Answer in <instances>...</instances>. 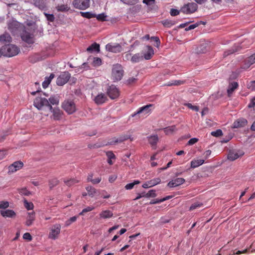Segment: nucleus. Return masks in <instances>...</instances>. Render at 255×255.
<instances>
[{"label":"nucleus","instance_id":"f257e3e1","mask_svg":"<svg viewBox=\"0 0 255 255\" xmlns=\"http://www.w3.org/2000/svg\"><path fill=\"white\" fill-rule=\"evenodd\" d=\"M20 52V49L14 44H5L0 48V53L6 57H12L17 55Z\"/></svg>","mask_w":255,"mask_h":255},{"label":"nucleus","instance_id":"09e8293b","mask_svg":"<svg viewBox=\"0 0 255 255\" xmlns=\"http://www.w3.org/2000/svg\"><path fill=\"white\" fill-rule=\"evenodd\" d=\"M122 2L128 5H133L136 3L138 0H120Z\"/></svg>","mask_w":255,"mask_h":255},{"label":"nucleus","instance_id":"393cba45","mask_svg":"<svg viewBox=\"0 0 255 255\" xmlns=\"http://www.w3.org/2000/svg\"><path fill=\"white\" fill-rule=\"evenodd\" d=\"M87 51L90 53L93 52H99L100 45L97 43H94L87 48Z\"/></svg>","mask_w":255,"mask_h":255},{"label":"nucleus","instance_id":"7c9ffc66","mask_svg":"<svg viewBox=\"0 0 255 255\" xmlns=\"http://www.w3.org/2000/svg\"><path fill=\"white\" fill-rule=\"evenodd\" d=\"M142 59L143 56L141 54L138 53L132 56L131 58V62L133 63H137L142 60Z\"/></svg>","mask_w":255,"mask_h":255},{"label":"nucleus","instance_id":"5fc2aeb1","mask_svg":"<svg viewBox=\"0 0 255 255\" xmlns=\"http://www.w3.org/2000/svg\"><path fill=\"white\" fill-rule=\"evenodd\" d=\"M155 2V0H143V3L146 4L149 6H153Z\"/></svg>","mask_w":255,"mask_h":255},{"label":"nucleus","instance_id":"39448f33","mask_svg":"<svg viewBox=\"0 0 255 255\" xmlns=\"http://www.w3.org/2000/svg\"><path fill=\"white\" fill-rule=\"evenodd\" d=\"M62 107L68 114H72L76 110L75 103L70 100L64 101L62 103Z\"/></svg>","mask_w":255,"mask_h":255},{"label":"nucleus","instance_id":"69168bd1","mask_svg":"<svg viewBox=\"0 0 255 255\" xmlns=\"http://www.w3.org/2000/svg\"><path fill=\"white\" fill-rule=\"evenodd\" d=\"M23 238L27 241H31L32 240V237L30 234L28 233H26L23 235Z\"/></svg>","mask_w":255,"mask_h":255},{"label":"nucleus","instance_id":"b1692460","mask_svg":"<svg viewBox=\"0 0 255 255\" xmlns=\"http://www.w3.org/2000/svg\"><path fill=\"white\" fill-rule=\"evenodd\" d=\"M146 48L147 51L144 54L143 57L145 60H149L151 58L153 55L154 54V51L153 48L150 46H147Z\"/></svg>","mask_w":255,"mask_h":255},{"label":"nucleus","instance_id":"864d4df0","mask_svg":"<svg viewBox=\"0 0 255 255\" xmlns=\"http://www.w3.org/2000/svg\"><path fill=\"white\" fill-rule=\"evenodd\" d=\"M184 105L186 107H187L188 108L195 111H199V108L198 107L196 106H193L190 103H185Z\"/></svg>","mask_w":255,"mask_h":255},{"label":"nucleus","instance_id":"5701e85b","mask_svg":"<svg viewBox=\"0 0 255 255\" xmlns=\"http://www.w3.org/2000/svg\"><path fill=\"white\" fill-rule=\"evenodd\" d=\"M113 215V212L108 210L102 211L99 214L100 218L104 219H109L111 218Z\"/></svg>","mask_w":255,"mask_h":255},{"label":"nucleus","instance_id":"680f3d73","mask_svg":"<svg viewBox=\"0 0 255 255\" xmlns=\"http://www.w3.org/2000/svg\"><path fill=\"white\" fill-rule=\"evenodd\" d=\"M180 11V10L179 11L177 9L172 8L170 10V13L172 16H176L179 14Z\"/></svg>","mask_w":255,"mask_h":255},{"label":"nucleus","instance_id":"f3484780","mask_svg":"<svg viewBox=\"0 0 255 255\" xmlns=\"http://www.w3.org/2000/svg\"><path fill=\"white\" fill-rule=\"evenodd\" d=\"M160 182L161 179L159 178H155L145 182L142 184V187L144 188H150L159 184Z\"/></svg>","mask_w":255,"mask_h":255},{"label":"nucleus","instance_id":"7ed1b4c3","mask_svg":"<svg viewBox=\"0 0 255 255\" xmlns=\"http://www.w3.org/2000/svg\"><path fill=\"white\" fill-rule=\"evenodd\" d=\"M154 109V106L153 104H148L138 108L131 116L134 117L136 115L148 116L151 113Z\"/></svg>","mask_w":255,"mask_h":255},{"label":"nucleus","instance_id":"cd10ccee","mask_svg":"<svg viewBox=\"0 0 255 255\" xmlns=\"http://www.w3.org/2000/svg\"><path fill=\"white\" fill-rule=\"evenodd\" d=\"M204 163L203 159H194L191 162V167L192 168H196Z\"/></svg>","mask_w":255,"mask_h":255},{"label":"nucleus","instance_id":"9d476101","mask_svg":"<svg viewBox=\"0 0 255 255\" xmlns=\"http://www.w3.org/2000/svg\"><path fill=\"white\" fill-rule=\"evenodd\" d=\"M107 93L111 99H115L119 97L120 95L119 90L113 85L108 88Z\"/></svg>","mask_w":255,"mask_h":255},{"label":"nucleus","instance_id":"412c9836","mask_svg":"<svg viewBox=\"0 0 255 255\" xmlns=\"http://www.w3.org/2000/svg\"><path fill=\"white\" fill-rule=\"evenodd\" d=\"M247 124V121L245 119L241 118L235 121L233 125V128H239L245 127Z\"/></svg>","mask_w":255,"mask_h":255},{"label":"nucleus","instance_id":"9b49d317","mask_svg":"<svg viewBox=\"0 0 255 255\" xmlns=\"http://www.w3.org/2000/svg\"><path fill=\"white\" fill-rule=\"evenodd\" d=\"M106 49L107 51L110 52L118 53L122 50V47L119 43H111L106 45Z\"/></svg>","mask_w":255,"mask_h":255},{"label":"nucleus","instance_id":"ea45409f","mask_svg":"<svg viewBox=\"0 0 255 255\" xmlns=\"http://www.w3.org/2000/svg\"><path fill=\"white\" fill-rule=\"evenodd\" d=\"M49 103H50V105H58L59 104V100L57 97L56 96H51L49 98Z\"/></svg>","mask_w":255,"mask_h":255},{"label":"nucleus","instance_id":"4be33fe9","mask_svg":"<svg viewBox=\"0 0 255 255\" xmlns=\"http://www.w3.org/2000/svg\"><path fill=\"white\" fill-rule=\"evenodd\" d=\"M12 41V38L7 32H4L0 35V42L3 44L10 43Z\"/></svg>","mask_w":255,"mask_h":255},{"label":"nucleus","instance_id":"c756f323","mask_svg":"<svg viewBox=\"0 0 255 255\" xmlns=\"http://www.w3.org/2000/svg\"><path fill=\"white\" fill-rule=\"evenodd\" d=\"M238 87V84L237 82H234L229 84L227 92L228 95L230 96L234 92V91Z\"/></svg>","mask_w":255,"mask_h":255},{"label":"nucleus","instance_id":"a18cd8bd","mask_svg":"<svg viewBox=\"0 0 255 255\" xmlns=\"http://www.w3.org/2000/svg\"><path fill=\"white\" fill-rule=\"evenodd\" d=\"M107 15H106L104 13H102L96 15V16L95 17H96L98 20L104 21L107 20Z\"/></svg>","mask_w":255,"mask_h":255},{"label":"nucleus","instance_id":"0e129e2a","mask_svg":"<svg viewBox=\"0 0 255 255\" xmlns=\"http://www.w3.org/2000/svg\"><path fill=\"white\" fill-rule=\"evenodd\" d=\"M151 39H153L155 42L156 44L155 45V46L156 47H158L160 44V40H159V38L157 37L153 36V37H151Z\"/></svg>","mask_w":255,"mask_h":255},{"label":"nucleus","instance_id":"20e7f679","mask_svg":"<svg viewBox=\"0 0 255 255\" xmlns=\"http://www.w3.org/2000/svg\"><path fill=\"white\" fill-rule=\"evenodd\" d=\"M198 8V5L195 2H189L185 4L180 9V11L186 14L193 13Z\"/></svg>","mask_w":255,"mask_h":255},{"label":"nucleus","instance_id":"3c124183","mask_svg":"<svg viewBox=\"0 0 255 255\" xmlns=\"http://www.w3.org/2000/svg\"><path fill=\"white\" fill-rule=\"evenodd\" d=\"M58 183V180L56 178H54L49 181V186L50 188H52L57 185Z\"/></svg>","mask_w":255,"mask_h":255},{"label":"nucleus","instance_id":"72a5a7b5","mask_svg":"<svg viewBox=\"0 0 255 255\" xmlns=\"http://www.w3.org/2000/svg\"><path fill=\"white\" fill-rule=\"evenodd\" d=\"M86 190L88 192V195L92 197H94L97 194V192L96 189H95L94 187L92 186L87 187Z\"/></svg>","mask_w":255,"mask_h":255},{"label":"nucleus","instance_id":"a19ab883","mask_svg":"<svg viewBox=\"0 0 255 255\" xmlns=\"http://www.w3.org/2000/svg\"><path fill=\"white\" fill-rule=\"evenodd\" d=\"M175 129V126L169 127L163 129L164 132L166 134H169L173 132Z\"/></svg>","mask_w":255,"mask_h":255},{"label":"nucleus","instance_id":"c85d7f7f","mask_svg":"<svg viewBox=\"0 0 255 255\" xmlns=\"http://www.w3.org/2000/svg\"><path fill=\"white\" fill-rule=\"evenodd\" d=\"M1 214L4 217L12 218L15 215V212L11 210H6L5 211H1Z\"/></svg>","mask_w":255,"mask_h":255},{"label":"nucleus","instance_id":"f704fd0d","mask_svg":"<svg viewBox=\"0 0 255 255\" xmlns=\"http://www.w3.org/2000/svg\"><path fill=\"white\" fill-rule=\"evenodd\" d=\"M102 64V60L100 58L94 57L92 62V65L94 67H99Z\"/></svg>","mask_w":255,"mask_h":255},{"label":"nucleus","instance_id":"e433bc0d","mask_svg":"<svg viewBox=\"0 0 255 255\" xmlns=\"http://www.w3.org/2000/svg\"><path fill=\"white\" fill-rule=\"evenodd\" d=\"M140 183V181L139 180H134V181L132 183L127 184L125 188L126 190H130L132 189L135 185H137Z\"/></svg>","mask_w":255,"mask_h":255},{"label":"nucleus","instance_id":"ddd939ff","mask_svg":"<svg viewBox=\"0 0 255 255\" xmlns=\"http://www.w3.org/2000/svg\"><path fill=\"white\" fill-rule=\"evenodd\" d=\"M244 154V152L240 150H230L228 155V159L234 161Z\"/></svg>","mask_w":255,"mask_h":255},{"label":"nucleus","instance_id":"774afa93","mask_svg":"<svg viewBox=\"0 0 255 255\" xmlns=\"http://www.w3.org/2000/svg\"><path fill=\"white\" fill-rule=\"evenodd\" d=\"M255 106V97L253 98L250 103H249V104L248 105V107L249 108H253Z\"/></svg>","mask_w":255,"mask_h":255},{"label":"nucleus","instance_id":"6e6552de","mask_svg":"<svg viewBox=\"0 0 255 255\" xmlns=\"http://www.w3.org/2000/svg\"><path fill=\"white\" fill-rule=\"evenodd\" d=\"M70 77L71 74L68 72H63L57 78L56 84L58 86H63L69 81Z\"/></svg>","mask_w":255,"mask_h":255},{"label":"nucleus","instance_id":"de8ad7c7","mask_svg":"<svg viewBox=\"0 0 255 255\" xmlns=\"http://www.w3.org/2000/svg\"><path fill=\"white\" fill-rule=\"evenodd\" d=\"M156 195H157L155 193V190H150L146 194H145V197L146 198L155 197L156 196Z\"/></svg>","mask_w":255,"mask_h":255},{"label":"nucleus","instance_id":"c9c22d12","mask_svg":"<svg viewBox=\"0 0 255 255\" xmlns=\"http://www.w3.org/2000/svg\"><path fill=\"white\" fill-rule=\"evenodd\" d=\"M57 9L59 11L65 12L69 10L70 7L67 4H61L57 6Z\"/></svg>","mask_w":255,"mask_h":255},{"label":"nucleus","instance_id":"bb28decb","mask_svg":"<svg viewBox=\"0 0 255 255\" xmlns=\"http://www.w3.org/2000/svg\"><path fill=\"white\" fill-rule=\"evenodd\" d=\"M148 142L152 147H155L158 140L157 135H153L148 137Z\"/></svg>","mask_w":255,"mask_h":255},{"label":"nucleus","instance_id":"49530a36","mask_svg":"<svg viewBox=\"0 0 255 255\" xmlns=\"http://www.w3.org/2000/svg\"><path fill=\"white\" fill-rule=\"evenodd\" d=\"M77 217L76 216H73L72 217H71L69 220H67L65 222V225L66 227L69 226L70 225H71L72 223L75 222L77 220Z\"/></svg>","mask_w":255,"mask_h":255},{"label":"nucleus","instance_id":"bf43d9fd","mask_svg":"<svg viewBox=\"0 0 255 255\" xmlns=\"http://www.w3.org/2000/svg\"><path fill=\"white\" fill-rule=\"evenodd\" d=\"M9 204L6 201H0V208H6L8 207Z\"/></svg>","mask_w":255,"mask_h":255},{"label":"nucleus","instance_id":"0eeeda50","mask_svg":"<svg viewBox=\"0 0 255 255\" xmlns=\"http://www.w3.org/2000/svg\"><path fill=\"white\" fill-rule=\"evenodd\" d=\"M61 225L59 224H56L53 225L50 230L48 237L52 240L56 239L60 233Z\"/></svg>","mask_w":255,"mask_h":255},{"label":"nucleus","instance_id":"13d9d810","mask_svg":"<svg viewBox=\"0 0 255 255\" xmlns=\"http://www.w3.org/2000/svg\"><path fill=\"white\" fill-rule=\"evenodd\" d=\"M132 56L129 53L127 52L125 53V55L123 56V59L125 61H131V58Z\"/></svg>","mask_w":255,"mask_h":255},{"label":"nucleus","instance_id":"2f4dec72","mask_svg":"<svg viewBox=\"0 0 255 255\" xmlns=\"http://www.w3.org/2000/svg\"><path fill=\"white\" fill-rule=\"evenodd\" d=\"M34 220V213L32 212L31 213H28V216L27 218V220L26 221V225L27 226H30L32 224L33 221Z\"/></svg>","mask_w":255,"mask_h":255},{"label":"nucleus","instance_id":"79ce46f5","mask_svg":"<svg viewBox=\"0 0 255 255\" xmlns=\"http://www.w3.org/2000/svg\"><path fill=\"white\" fill-rule=\"evenodd\" d=\"M64 182L65 184L68 186H70L78 182L77 180H76L75 179H70L69 180H64Z\"/></svg>","mask_w":255,"mask_h":255},{"label":"nucleus","instance_id":"6ab92c4d","mask_svg":"<svg viewBox=\"0 0 255 255\" xmlns=\"http://www.w3.org/2000/svg\"><path fill=\"white\" fill-rule=\"evenodd\" d=\"M130 138V136L128 135H121L118 137H115L112 139V140L110 141L109 143L110 144H115L116 143H120L123 141Z\"/></svg>","mask_w":255,"mask_h":255},{"label":"nucleus","instance_id":"dca6fc26","mask_svg":"<svg viewBox=\"0 0 255 255\" xmlns=\"http://www.w3.org/2000/svg\"><path fill=\"white\" fill-rule=\"evenodd\" d=\"M254 63H255V53L245 60L244 63L242 65L241 68L244 70H246Z\"/></svg>","mask_w":255,"mask_h":255},{"label":"nucleus","instance_id":"a211bd4d","mask_svg":"<svg viewBox=\"0 0 255 255\" xmlns=\"http://www.w3.org/2000/svg\"><path fill=\"white\" fill-rule=\"evenodd\" d=\"M185 182V179L183 178H177L172 180L167 184V186L170 188L177 187L182 184Z\"/></svg>","mask_w":255,"mask_h":255},{"label":"nucleus","instance_id":"1a4fd4ad","mask_svg":"<svg viewBox=\"0 0 255 255\" xmlns=\"http://www.w3.org/2000/svg\"><path fill=\"white\" fill-rule=\"evenodd\" d=\"M73 4L76 8L84 10L90 6V0H74Z\"/></svg>","mask_w":255,"mask_h":255},{"label":"nucleus","instance_id":"f8f14e48","mask_svg":"<svg viewBox=\"0 0 255 255\" xmlns=\"http://www.w3.org/2000/svg\"><path fill=\"white\" fill-rule=\"evenodd\" d=\"M49 110L52 113L51 117L53 120L58 121L62 118L63 112L59 108H53L52 106H49Z\"/></svg>","mask_w":255,"mask_h":255},{"label":"nucleus","instance_id":"603ef678","mask_svg":"<svg viewBox=\"0 0 255 255\" xmlns=\"http://www.w3.org/2000/svg\"><path fill=\"white\" fill-rule=\"evenodd\" d=\"M223 132L221 129H217L211 132V135L216 137H219L220 136H221Z\"/></svg>","mask_w":255,"mask_h":255},{"label":"nucleus","instance_id":"2eb2a0df","mask_svg":"<svg viewBox=\"0 0 255 255\" xmlns=\"http://www.w3.org/2000/svg\"><path fill=\"white\" fill-rule=\"evenodd\" d=\"M23 165V164L21 161H15L8 166V173L9 174L13 173L21 168Z\"/></svg>","mask_w":255,"mask_h":255},{"label":"nucleus","instance_id":"473e14b6","mask_svg":"<svg viewBox=\"0 0 255 255\" xmlns=\"http://www.w3.org/2000/svg\"><path fill=\"white\" fill-rule=\"evenodd\" d=\"M185 83V81L184 80H172V81H169L168 82L166 85L168 86H178V85H182L183 84H184Z\"/></svg>","mask_w":255,"mask_h":255},{"label":"nucleus","instance_id":"58836bf2","mask_svg":"<svg viewBox=\"0 0 255 255\" xmlns=\"http://www.w3.org/2000/svg\"><path fill=\"white\" fill-rule=\"evenodd\" d=\"M162 23L164 26L170 27L175 24V22L171 20L165 19L162 21Z\"/></svg>","mask_w":255,"mask_h":255},{"label":"nucleus","instance_id":"423d86ee","mask_svg":"<svg viewBox=\"0 0 255 255\" xmlns=\"http://www.w3.org/2000/svg\"><path fill=\"white\" fill-rule=\"evenodd\" d=\"M34 106L38 110H41L44 106L47 107L49 109V101L44 98L37 97L34 101Z\"/></svg>","mask_w":255,"mask_h":255},{"label":"nucleus","instance_id":"37998d69","mask_svg":"<svg viewBox=\"0 0 255 255\" xmlns=\"http://www.w3.org/2000/svg\"><path fill=\"white\" fill-rule=\"evenodd\" d=\"M203 206V204L200 202H196L191 205L190 207L189 210L190 211L193 210L198 208L202 207Z\"/></svg>","mask_w":255,"mask_h":255},{"label":"nucleus","instance_id":"6e6d98bb","mask_svg":"<svg viewBox=\"0 0 255 255\" xmlns=\"http://www.w3.org/2000/svg\"><path fill=\"white\" fill-rule=\"evenodd\" d=\"M44 14L47 18V19L51 22H52L54 20V16L52 14H48L46 13H44Z\"/></svg>","mask_w":255,"mask_h":255},{"label":"nucleus","instance_id":"4468645a","mask_svg":"<svg viewBox=\"0 0 255 255\" xmlns=\"http://www.w3.org/2000/svg\"><path fill=\"white\" fill-rule=\"evenodd\" d=\"M21 37L23 41L28 44H31L34 42L33 35L25 30L22 31Z\"/></svg>","mask_w":255,"mask_h":255},{"label":"nucleus","instance_id":"4c0bfd02","mask_svg":"<svg viewBox=\"0 0 255 255\" xmlns=\"http://www.w3.org/2000/svg\"><path fill=\"white\" fill-rule=\"evenodd\" d=\"M80 13L83 17L87 18H91L96 16V14L90 12H81Z\"/></svg>","mask_w":255,"mask_h":255},{"label":"nucleus","instance_id":"e2e57ef3","mask_svg":"<svg viewBox=\"0 0 255 255\" xmlns=\"http://www.w3.org/2000/svg\"><path fill=\"white\" fill-rule=\"evenodd\" d=\"M79 69H82L83 70H87L89 69V66L88 65V63L85 62L82 64V65L79 67Z\"/></svg>","mask_w":255,"mask_h":255},{"label":"nucleus","instance_id":"f03ea898","mask_svg":"<svg viewBox=\"0 0 255 255\" xmlns=\"http://www.w3.org/2000/svg\"><path fill=\"white\" fill-rule=\"evenodd\" d=\"M123 74L124 70L121 65L116 64L113 65L112 71V79L114 82L121 80Z\"/></svg>","mask_w":255,"mask_h":255},{"label":"nucleus","instance_id":"c03bdc74","mask_svg":"<svg viewBox=\"0 0 255 255\" xmlns=\"http://www.w3.org/2000/svg\"><path fill=\"white\" fill-rule=\"evenodd\" d=\"M94 209H95V207H94V206H88V207H87L86 208H85L84 209H83L82 212H81L79 213V215H84L85 213H86L87 212H90V211L93 210Z\"/></svg>","mask_w":255,"mask_h":255},{"label":"nucleus","instance_id":"052dcab7","mask_svg":"<svg viewBox=\"0 0 255 255\" xmlns=\"http://www.w3.org/2000/svg\"><path fill=\"white\" fill-rule=\"evenodd\" d=\"M166 200V199H154V200H151L150 202V204H157V203H161V202H162Z\"/></svg>","mask_w":255,"mask_h":255},{"label":"nucleus","instance_id":"4d7b16f0","mask_svg":"<svg viewBox=\"0 0 255 255\" xmlns=\"http://www.w3.org/2000/svg\"><path fill=\"white\" fill-rule=\"evenodd\" d=\"M19 194L22 195L28 196L30 194V192L25 188L21 189L19 191Z\"/></svg>","mask_w":255,"mask_h":255},{"label":"nucleus","instance_id":"a878e982","mask_svg":"<svg viewBox=\"0 0 255 255\" xmlns=\"http://www.w3.org/2000/svg\"><path fill=\"white\" fill-rule=\"evenodd\" d=\"M54 76L55 75L53 73H51L49 77L45 78V80L42 83V86L44 88H46L48 86Z\"/></svg>","mask_w":255,"mask_h":255},{"label":"nucleus","instance_id":"338daca9","mask_svg":"<svg viewBox=\"0 0 255 255\" xmlns=\"http://www.w3.org/2000/svg\"><path fill=\"white\" fill-rule=\"evenodd\" d=\"M35 4L38 5L40 8L44 7V1L43 0H38L35 1Z\"/></svg>","mask_w":255,"mask_h":255},{"label":"nucleus","instance_id":"aec40b11","mask_svg":"<svg viewBox=\"0 0 255 255\" xmlns=\"http://www.w3.org/2000/svg\"><path fill=\"white\" fill-rule=\"evenodd\" d=\"M107 99V97L104 94L100 93L94 97V101L97 104L100 105L105 103Z\"/></svg>","mask_w":255,"mask_h":255},{"label":"nucleus","instance_id":"8fccbe9b","mask_svg":"<svg viewBox=\"0 0 255 255\" xmlns=\"http://www.w3.org/2000/svg\"><path fill=\"white\" fill-rule=\"evenodd\" d=\"M25 207L28 210H31L33 208V205L31 202H28L26 200H24Z\"/></svg>","mask_w":255,"mask_h":255}]
</instances>
